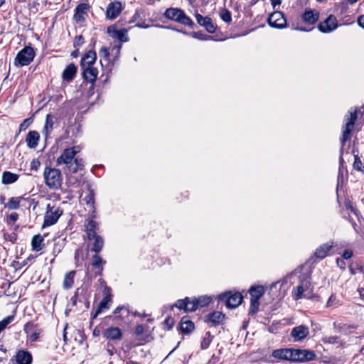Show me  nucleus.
<instances>
[{
    "label": "nucleus",
    "instance_id": "f257e3e1",
    "mask_svg": "<svg viewBox=\"0 0 364 364\" xmlns=\"http://www.w3.org/2000/svg\"><path fill=\"white\" fill-rule=\"evenodd\" d=\"M80 149L78 146L65 149L62 154L57 159L58 165H65L64 171L65 173H75L79 169H82L84 164L82 159L75 158V155L79 153Z\"/></svg>",
    "mask_w": 364,
    "mask_h": 364
},
{
    "label": "nucleus",
    "instance_id": "f03ea898",
    "mask_svg": "<svg viewBox=\"0 0 364 364\" xmlns=\"http://www.w3.org/2000/svg\"><path fill=\"white\" fill-rule=\"evenodd\" d=\"M358 110L355 108L353 110L351 109L348 114L345 116V120L346 121L345 125L343 127V134L341 137V142L342 144V147L341 149V155L343 154V146L346 142L350 138L351 132L354 128L355 123L357 120Z\"/></svg>",
    "mask_w": 364,
    "mask_h": 364
},
{
    "label": "nucleus",
    "instance_id": "7ed1b4c3",
    "mask_svg": "<svg viewBox=\"0 0 364 364\" xmlns=\"http://www.w3.org/2000/svg\"><path fill=\"white\" fill-rule=\"evenodd\" d=\"M164 16L171 21H176L189 28H193L195 26L191 18L188 16L182 9L178 8L171 7L167 9Z\"/></svg>",
    "mask_w": 364,
    "mask_h": 364
},
{
    "label": "nucleus",
    "instance_id": "20e7f679",
    "mask_svg": "<svg viewBox=\"0 0 364 364\" xmlns=\"http://www.w3.org/2000/svg\"><path fill=\"white\" fill-rule=\"evenodd\" d=\"M46 185L50 189L58 190L63 183V176L59 169L46 167L43 172Z\"/></svg>",
    "mask_w": 364,
    "mask_h": 364
},
{
    "label": "nucleus",
    "instance_id": "39448f33",
    "mask_svg": "<svg viewBox=\"0 0 364 364\" xmlns=\"http://www.w3.org/2000/svg\"><path fill=\"white\" fill-rule=\"evenodd\" d=\"M35 57V51L32 47L26 46L20 50L14 59V65L23 67L29 65Z\"/></svg>",
    "mask_w": 364,
    "mask_h": 364
},
{
    "label": "nucleus",
    "instance_id": "423d86ee",
    "mask_svg": "<svg viewBox=\"0 0 364 364\" xmlns=\"http://www.w3.org/2000/svg\"><path fill=\"white\" fill-rule=\"evenodd\" d=\"M63 210L56 206H51L50 204L47 205V211L46 212L43 221V227L50 226L56 223L59 218L62 215Z\"/></svg>",
    "mask_w": 364,
    "mask_h": 364
},
{
    "label": "nucleus",
    "instance_id": "0eeeda50",
    "mask_svg": "<svg viewBox=\"0 0 364 364\" xmlns=\"http://www.w3.org/2000/svg\"><path fill=\"white\" fill-rule=\"evenodd\" d=\"M315 353L309 350L292 349L291 362H306L316 358Z\"/></svg>",
    "mask_w": 364,
    "mask_h": 364
},
{
    "label": "nucleus",
    "instance_id": "6e6552de",
    "mask_svg": "<svg viewBox=\"0 0 364 364\" xmlns=\"http://www.w3.org/2000/svg\"><path fill=\"white\" fill-rule=\"evenodd\" d=\"M220 300H225L226 306L229 309H235L237 307L242 301V296L240 293L234 294L224 293L219 296Z\"/></svg>",
    "mask_w": 364,
    "mask_h": 364
},
{
    "label": "nucleus",
    "instance_id": "1a4fd4ad",
    "mask_svg": "<svg viewBox=\"0 0 364 364\" xmlns=\"http://www.w3.org/2000/svg\"><path fill=\"white\" fill-rule=\"evenodd\" d=\"M23 331H25L27 336L29 337L31 342L37 341L40 337V335L43 332V330L39 328L38 324L34 323L33 321L27 322L24 325Z\"/></svg>",
    "mask_w": 364,
    "mask_h": 364
},
{
    "label": "nucleus",
    "instance_id": "9d476101",
    "mask_svg": "<svg viewBox=\"0 0 364 364\" xmlns=\"http://www.w3.org/2000/svg\"><path fill=\"white\" fill-rule=\"evenodd\" d=\"M113 315L107 316L105 318L107 320H112L115 323L122 321L124 318H127L129 314V311L127 307L124 306H118L113 312Z\"/></svg>",
    "mask_w": 364,
    "mask_h": 364
},
{
    "label": "nucleus",
    "instance_id": "9b49d317",
    "mask_svg": "<svg viewBox=\"0 0 364 364\" xmlns=\"http://www.w3.org/2000/svg\"><path fill=\"white\" fill-rule=\"evenodd\" d=\"M196 298L186 297L184 299H179L175 304V306L179 309H183L185 311H195L198 309V306L196 304Z\"/></svg>",
    "mask_w": 364,
    "mask_h": 364
},
{
    "label": "nucleus",
    "instance_id": "f8f14e48",
    "mask_svg": "<svg viewBox=\"0 0 364 364\" xmlns=\"http://www.w3.org/2000/svg\"><path fill=\"white\" fill-rule=\"evenodd\" d=\"M195 17L197 23L203 27L209 33H215L217 26L213 23L212 18L209 16H203L200 14H196Z\"/></svg>",
    "mask_w": 364,
    "mask_h": 364
},
{
    "label": "nucleus",
    "instance_id": "ddd939ff",
    "mask_svg": "<svg viewBox=\"0 0 364 364\" xmlns=\"http://www.w3.org/2000/svg\"><path fill=\"white\" fill-rule=\"evenodd\" d=\"M338 27V21L333 15H330L325 21L321 22L318 26V30L322 33H330Z\"/></svg>",
    "mask_w": 364,
    "mask_h": 364
},
{
    "label": "nucleus",
    "instance_id": "4468645a",
    "mask_svg": "<svg viewBox=\"0 0 364 364\" xmlns=\"http://www.w3.org/2000/svg\"><path fill=\"white\" fill-rule=\"evenodd\" d=\"M303 23L308 26L314 25L319 18V12L311 9H306L305 11L301 15Z\"/></svg>",
    "mask_w": 364,
    "mask_h": 364
},
{
    "label": "nucleus",
    "instance_id": "2eb2a0df",
    "mask_svg": "<svg viewBox=\"0 0 364 364\" xmlns=\"http://www.w3.org/2000/svg\"><path fill=\"white\" fill-rule=\"evenodd\" d=\"M85 231L89 241H92L95 235H97L99 224L92 219H87L84 223Z\"/></svg>",
    "mask_w": 364,
    "mask_h": 364
},
{
    "label": "nucleus",
    "instance_id": "dca6fc26",
    "mask_svg": "<svg viewBox=\"0 0 364 364\" xmlns=\"http://www.w3.org/2000/svg\"><path fill=\"white\" fill-rule=\"evenodd\" d=\"M268 23L272 27L282 28L285 26L287 21L282 12L275 11L269 16Z\"/></svg>",
    "mask_w": 364,
    "mask_h": 364
},
{
    "label": "nucleus",
    "instance_id": "f3484780",
    "mask_svg": "<svg viewBox=\"0 0 364 364\" xmlns=\"http://www.w3.org/2000/svg\"><path fill=\"white\" fill-rule=\"evenodd\" d=\"M90 6L88 4L81 3L75 9L74 19L77 22H84L88 16L87 11Z\"/></svg>",
    "mask_w": 364,
    "mask_h": 364
},
{
    "label": "nucleus",
    "instance_id": "a211bd4d",
    "mask_svg": "<svg viewBox=\"0 0 364 364\" xmlns=\"http://www.w3.org/2000/svg\"><path fill=\"white\" fill-rule=\"evenodd\" d=\"M82 69L83 70L82 77L85 81L92 84L91 87L92 88L98 75L97 69L93 66H87Z\"/></svg>",
    "mask_w": 364,
    "mask_h": 364
},
{
    "label": "nucleus",
    "instance_id": "6ab92c4d",
    "mask_svg": "<svg viewBox=\"0 0 364 364\" xmlns=\"http://www.w3.org/2000/svg\"><path fill=\"white\" fill-rule=\"evenodd\" d=\"M122 11V4L119 1L109 3L107 8L106 17L108 19L116 18Z\"/></svg>",
    "mask_w": 364,
    "mask_h": 364
},
{
    "label": "nucleus",
    "instance_id": "aec40b11",
    "mask_svg": "<svg viewBox=\"0 0 364 364\" xmlns=\"http://www.w3.org/2000/svg\"><path fill=\"white\" fill-rule=\"evenodd\" d=\"M309 333V328L304 325H300L292 328L291 336L294 341H301Z\"/></svg>",
    "mask_w": 364,
    "mask_h": 364
},
{
    "label": "nucleus",
    "instance_id": "412c9836",
    "mask_svg": "<svg viewBox=\"0 0 364 364\" xmlns=\"http://www.w3.org/2000/svg\"><path fill=\"white\" fill-rule=\"evenodd\" d=\"M107 33L111 37L118 39L121 42H127L129 40L126 29L117 30L114 26H109L107 28Z\"/></svg>",
    "mask_w": 364,
    "mask_h": 364
},
{
    "label": "nucleus",
    "instance_id": "4be33fe9",
    "mask_svg": "<svg viewBox=\"0 0 364 364\" xmlns=\"http://www.w3.org/2000/svg\"><path fill=\"white\" fill-rule=\"evenodd\" d=\"M102 336L104 338L109 340H121L122 333L118 327H109L103 331Z\"/></svg>",
    "mask_w": 364,
    "mask_h": 364
},
{
    "label": "nucleus",
    "instance_id": "5701e85b",
    "mask_svg": "<svg viewBox=\"0 0 364 364\" xmlns=\"http://www.w3.org/2000/svg\"><path fill=\"white\" fill-rule=\"evenodd\" d=\"M272 355L279 360H289L292 359V349L291 348H281L274 350Z\"/></svg>",
    "mask_w": 364,
    "mask_h": 364
},
{
    "label": "nucleus",
    "instance_id": "b1692460",
    "mask_svg": "<svg viewBox=\"0 0 364 364\" xmlns=\"http://www.w3.org/2000/svg\"><path fill=\"white\" fill-rule=\"evenodd\" d=\"M97 55L95 50H90L87 51L82 58L80 61L81 68L87 66H92L96 60Z\"/></svg>",
    "mask_w": 364,
    "mask_h": 364
},
{
    "label": "nucleus",
    "instance_id": "393cba45",
    "mask_svg": "<svg viewBox=\"0 0 364 364\" xmlns=\"http://www.w3.org/2000/svg\"><path fill=\"white\" fill-rule=\"evenodd\" d=\"M333 247V242H330L319 246L315 251V257L321 259L325 258Z\"/></svg>",
    "mask_w": 364,
    "mask_h": 364
},
{
    "label": "nucleus",
    "instance_id": "a878e982",
    "mask_svg": "<svg viewBox=\"0 0 364 364\" xmlns=\"http://www.w3.org/2000/svg\"><path fill=\"white\" fill-rule=\"evenodd\" d=\"M40 135L36 131H30L26 136V141L27 146L31 149H35L38 144Z\"/></svg>",
    "mask_w": 364,
    "mask_h": 364
},
{
    "label": "nucleus",
    "instance_id": "bb28decb",
    "mask_svg": "<svg viewBox=\"0 0 364 364\" xmlns=\"http://www.w3.org/2000/svg\"><path fill=\"white\" fill-rule=\"evenodd\" d=\"M77 68L74 63L69 64L63 72V79L67 82H70L76 75Z\"/></svg>",
    "mask_w": 364,
    "mask_h": 364
},
{
    "label": "nucleus",
    "instance_id": "cd10ccee",
    "mask_svg": "<svg viewBox=\"0 0 364 364\" xmlns=\"http://www.w3.org/2000/svg\"><path fill=\"white\" fill-rule=\"evenodd\" d=\"M54 116L48 114L46 116V123L44 125V127L43 129L42 133L45 136L46 139H47L50 134L51 133L52 130L54 127Z\"/></svg>",
    "mask_w": 364,
    "mask_h": 364
},
{
    "label": "nucleus",
    "instance_id": "c85d7f7f",
    "mask_svg": "<svg viewBox=\"0 0 364 364\" xmlns=\"http://www.w3.org/2000/svg\"><path fill=\"white\" fill-rule=\"evenodd\" d=\"M112 301V298L103 296L102 300L100 302L95 313L92 316V318H97L103 311L109 309Z\"/></svg>",
    "mask_w": 364,
    "mask_h": 364
},
{
    "label": "nucleus",
    "instance_id": "c756f323",
    "mask_svg": "<svg viewBox=\"0 0 364 364\" xmlns=\"http://www.w3.org/2000/svg\"><path fill=\"white\" fill-rule=\"evenodd\" d=\"M16 362L18 364H31L32 355L26 350H19L16 354Z\"/></svg>",
    "mask_w": 364,
    "mask_h": 364
},
{
    "label": "nucleus",
    "instance_id": "7c9ffc66",
    "mask_svg": "<svg viewBox=\"0 0 364 364\" xmlns=\"http://www.w3.org/2000/svg\"><path fill=\"white\" fill-rule=\"evenodd\" d=\"M92 241V243L91 251L99 254L102 251L104 246V240L102 237L97 234L95 235Z\"/></svg>",
    "mask_w": 364,
    "mask_h": 364
},
{
    "label": "nucleus",
    "instance_id": "2f4dec72",
    "mask_svg": "<svg viewBox=\"0 0 364 364\" xmlns=\"http://www.w3.org/2000/svg\"><path fill=\"white\" fill-rule=\"evenodd\" d=\"M106 263L98 254L95 253V255L92 257V266L96 269L97 271L96 272L97 274L101 275L103 270V265Z\"/></svg>",
    "mask_w": 364,
    "mask_h": 364
},
{
    "label": "nucleus",
    "instance_id": "473e14b6",
    "mask_svg": "<svg viewBox=\"0 0 364 364\" xmlns=\"http://www.w3.org/2000/svg\"><path fill=\"white\" fill-rule=\"evenodd\" d=\"M195 325L191 320L183 317L180 323V330L183 333H189L193 331Z\"/></svg>",
    "mask_w": 364,
    "mask_h": 364
},
{
    "label": "nucleus",
    "instance_id": "72a5a7b5",
    "mask_svg": "<svg viewBox=\"0 0 364 364\" xmlns=\"http://www.w3.org/2000/svg\"><path fill=\"white\" fill-rule=\"evenodd\" d=\"M43 242L44 238L40 234L34 235L31 240L33 250L37 252L42 250L45 246Z\"/></svg>",
    "mask_w": 364,
    "mask_h": 364
},
{
    "label": "nucleus",
    "instance_id": "f704fd0d",
    "mask_svg": "<svg viewBox=\"0 0 364 364\" xmlns=\"http://www.w3.org/2000/svg\"><path fill=\"white\" fill-rule=\"evenodd\" d=\"M308 281L302 282L301 284L298 285L296 289L294 290V297L296 300L305 296L303 294L308 289Z\"/></svg>",
    "mask_w": 364,
    "mask_h": 364
},
{
    "label": "nucleus",
    "instance_id": "c9c22d12",
    "mask_svg": "<svg viewBox=\"0 0 364 364\" xmlns=\"http://www.w3.org/2000/svg\"><path fill=\"white\" fill-rule=\"evenodd\" d=\"M19 178V175L10 171H4L2 174V183L4 184H11L15 183Z\"/></svg>",
    "mask_w": 364,
    "mask_h": 364
},
{
    "label": "nucleus",
    "instance_id": "e433bc0d",
    "mask_svg": "<svg viewBox=\"0 0 364 364\" xmlns=\"http://www.w3.org/2000/svg\"><path fill=\"white\" fill-rule=\"evenodd\" d=\"M76 274V272L73 270L69 272H67L65 275L63 287L65 289H70L74 284V277Z\"/></svg>",
    "mask_w": 364,
    "mask_h": 364
},
{
    "label": "nucleus",
    "instance_id": "4c0bfd02",
    "mask_svg": "<svg viewBox=\"0 0 364 364\" xmlns=\"http://www.w3.org/2000/svg\"><path fill=\"white\" fill-rule=\"evenodd\" d=\"M225 318V315L220 311H214L208 315V320L214 326L221 323Z\"/></svg>",
    "mask_w": 364,
    "mask_h": 364
},
{
    "label": "nucleus",
    "instance_id": "58836bf2",
    "mask_svg": "<svg viewBox=\"0 0 364 364\" xmlns=\"http://www.w3.org/2000/svg\"><path fill=\"white\" fill-rule=\"evenodd\" d=\"M23 200V197H12L11 198L7 203L4 204V208L9 210H17L20 207L21 201Z\"/></svg>",
    "mask_w": 364,
    "mask_h": 364
},
{
    "label": "nucleus",
    "instance_id": "ea45409f",
    "mask_svg": "<svg viewBox=\"0 0 364 364\" xmlns=\"http://www.w3.org/2000/svg\"><path fill=\"white\" fill-rule=\"evenodd\" d=\"M251 299L259 300L264 293V289L262 286L252 287L250 290Z\"/></svg>",
    "mask_w": 364,
    "mask_h": 364
},
{
    "label": "nucleus",
    "instance_id": "a19ab883",
    "mask_svg": "<svg viewBox=\"0 0 364 364\" xmlns=\"http://www.w3.org/2000/svg\"><path fill=\"white\" fill-rule=\"evenodd\" d=\"M211 298L208 296H201L196 298V304L198 308L207 306L211 302Z\"/></svg>",
    "mask_w": 364,
    "mask_h": 364
},
{
    "label": "nucleus",
    "instance_id": "79ce46f5",
    "mask_svg": "<svg viewBox=\"0 0 364 364\" xmlns=\"http://www.w3.org/2000/svg\"><path fill=\"white\" fill-rule=\"evenodd\" d=\"M191 35L193 38L199 39L200 41H210L213 39L212 36L206 35L202 31L192 32Z\"/></svg>",
    "mask_w": 364,
    "mask_h": 364
},
{
    "label": "nucleus",
    "instance_id": "37998d69",
    "mask_svg": "<svg viewBox=\"0 0 364 364\" xmlns=\"http://www.w3.org/2000/svg\"><path fill=\"white\" fill-rule=\"evenodd\" d=\"M212 338L213 336H211L210 333L208 331L206 332L200 343L201 348H208L212 341Z\"/></svg>",
    "mask_w": 364,
    "mask_h": 364
},
{
    "label": "nucleus",
    "instance_id": "c03bdc74",
    "mask_svg": "<svg viewBox=\"0 0 364 364\" xmlns=\"http://www.w3.org/2000/svg\"><path fill=\"white\" fill-rule=\"evenodd\" d=\"M220 18L223 21L227 23H230L232 21L231 13L226 9H223L220 13Z\"/></svg>",
    "mask_w": 364,
    "mask_h": 364
},
{
    "label": "nucleus",
    "instance_id": "a18cd8bd",
    "mask_svg": "<svg viewBox=\"0 0 364 364\" xmlns=\"http://www.w3.org/2000/svg\"><path fill=\"white\" fill-rule=\"evenodd\" d=\"M324 343L336 344L340 342V337L337 336H324L322 338Z\"/></svg>",
    "mask_w": 364,
    "mask_h": 364
},
{
    "label": "nucleus",
    "instance_id": "49530a36",
    "mask_svg": "<svg viewBox=\"0 0 364 364\" xmlns=\"http://www.w3.org/2000/svg\"><path fill=\"white\" fill-rule=\"evenodd\" d=\"M250 303L251 304H250L249 314H255L259 309V300L251 299Z\"/></svg>",
    "mask_w": 364,
    "mask_h": 364
},
{
    "label": "nucleus",
    "instance_id": "de8ad7c7",
    "mask_svg": "<svg viewBox=\"0 0 364 364\" xmlns=\"http://www.w3.org/2000/svg\"><path fill=\"white\" fill-rule=\"evenodd\" d=\"M33 122V119L31 118H27L23 121V122L19 126V131H25L27 129Z\"/></svg>",
    "mask_w": 364,
    "mask_h": 364
},
{
    "label": "nucleus",
    "instance_id": "09e8293b",
    "mask_svg": "<svg viewBox=\"0 0 364 364\" xmlns=\"http://www.w3.org/2000/svg\"><path fill=\"white\" fill-rule=\"evenodd\" d=\"M339 301L337 299L336 296L334 294H332L327 302L328 307H333L338 305Z\"/></svg>",
    "mask_w": 364,
    "mask_h": 364
},
{
    "label": "nucleus",
    "instance_id": "8fccbe9b",
    "mask_svg": "<svg viewBox=\"0 0 364 364\" xmlns=\"http://www.w3.org/2000/svg\"><path fill=\"white\" fill-rule=\"evenodd\" d=\"M353 168L357 171H361L362 161L358 155L354 156Z\"/></svg>",
    "mask_w": 364,
    "mask_h": 364
},
{
    "label": "nucleus",
    "instance_id": "3c124183",
    "mask_svg": "<svg viewBox=\"0 0 364 364\" xmlns=\"http://www.w3.org/2000/svg\"><path fill=\"white\" fill-rule=\"evenodd\" d=\"M84 43V37L82 35L77 36L74 39L73 46L75 48H78L81 46Z\"/></svg>",
    "mask_w": 364,
    "mask_h": 364
},
{
    "label": "nucleus",
    "instance_id": "603ef678",
    "mask_svg": "<svg viewBox=\"0 0 364 364\" xmlns=\"http://www.w3.org/2000/svg\"><path fill=\"white\" fill-rule=\"evenodd\" d=\"M100 56L107 60L109 56V50L106 47L102 48L99 51Z\"/></svg>",
    "mask_w": 364,
    "mask_h": 364
},
{
    "label": "nucleus",
    "instance_id": "864d4df0",
    "mask_svg": "<svg viewBox=\"0 0 364 364\" xmlns=\"http://www.w3.org/2000/svg\"><path fill=\"white\" fill-rule=\"evenodd\" d=\"M292 26L294 27L295 30H298V31H306V32L311 31H312L314 29V27L307 28V27L299 26V23H296V26L295 23H292Z\"/></svg>",
    "mask_w": 364,
    "mask_h": 364
},
{
    "label": "nucleus",
    "instance_id": "5fc2aeb1",
    "mask_svg": "<svg viewBox=\"0 0 364 364\" xmlns=\"http://www.w3.org/2000/svg\"><path fill=\"white\" fill-rule=\"evenodd\" d=\"M102 293H103V296H107V297H109V298H112L113 297L112 294V289L110 287H107V286H105L104 289H103V291H102Z\"/></svg>",
    "mask_w": 364,
    "mask_h": 364
},
{
    "label": "nucleus",
    "instance_id": "6e6d98bb",
    "mask_svg": "<svg viewBox=\"0 0 364 364\" xmlns=\"http://www.w3.org/2000/svg\"><path fill=\"white\" fill-rule=\"evenodd\" d=\"M80 291H82V289H81L80 288H77L76 289L73 296L71 298V302L73 306H75L77 304V296H78Z\"/></svg>",
    "mask_w": 364,
    "mask_h": 364
},
{
    "label": "nucleus",
    "instance_id": "4d7b16f0",
    "mask_svg": "<svg viewBox=\"0 0 364 364\" xmlns=\"http://www.w3.org/2000/svg\"><path fill=\"white\" fill-rule=\"evenodd\" d=\"M164 324L166 326H167V327H168L167 328L168 330H170L173 327V326L174 324L173 318H171V317H168L167 318L165 319Z\"/></svg>",
    "mask_w": 364,
    "mask_h": 364
},
{
    "label": "nucleus",
    "instance_id": "13d9d810",
    "mask_svg": "<svg viewBox=\"0 0 364 364\" xmlns=\"http://www.w3.org/2000/svg\"><path fill=\"white\" fill-rule=\"evenodd\" d=\"M41 165V163L38 160H33L31 163V168L34 171H37Z\"/></svg>",
    "mask_w": 364,
    "mask_h": 364
},
{
    "label": "nucleus",
    "instance_id": "bf43d9fd",
    "mask_svg": "<svg viewBox=\"0 0 364 364\" xmlns=\"http://www.w3.org/2000/svg\"><path fill=\"white\" fill-rule=\"evenodd\" d=\"M353 256V252L352 251L350 250H346L343 252V255H342V259L344 260V259H348L350 258H351V257Z\"/></svg>",
    "mask_w": 364,
    "mask_h": 364
},
{
    "label": "nucleus",
    "instance_id": "052dcab7",
    "mask_svg": "<svg viewBox=\"0 0 364 364\" xmlns=\"http://www.w3.org/2000/svg\"><path fill=\"white\" fill-rule=\"evenodd\" d=\"M336 263L338 267H340L342 269H344L346 268V262L343 259L338 258L336 259Z\"/></svg>",
    "mask_w": 364,
    "mask_h": 364
},
{
    "label": "nucleus",
    "instance_id": "680f3d73",
    "mask_svg": "<svg viewBox=\"0 0 364 364\" xmlns=\"http://www.w3.org/2000/svg\"><path fill=\"white\" fill-rule=\"evenodd\" d=\"M144 332V326L142 325H137L135 328V333L136 335H141Z\"/></svg>",
    "mask_w": 364,
    "mask_h": 364
},
{
    "label": "nucleus",
    "instance_id": "e2e57ef3",
    "mask_svg": "<svg viewBox=\"0 0 364 364\" xmlns=\"http://www.w3.org/2000/svg\"><path fill=\"white\" fill-rule=\"evenodd\" d=\"M85 200H86V203L87 204H89V203L93 204L94 203V198H93L92 194H91V193L89 194L87 196H86Z\"/></svg>",
    "mask_w": 364,
    "mask_h": 364
},
{
    "label": "nucleus",
    "instance_id": "0e129e2a",
    "mask_svg": "<svg viewBox=\"0 0 364 364\" xmlns=\"http://www.w3.org/2000/svg\"><path fill=\"white\" fill-rule=\"evenodd\" d=\"M9 219L13 222H16L18 219V214L16 213H11L9 215Z\"/></svg>",
    "mask_w": 364,
    "mask_h": 364
},
{
    "label": "nucleus",
    "instance_id": "69168bd1",
    "mask_svg": "<svg viewBox=\"0 0 364 364\" xmlns=\"http://www.w3.org/2000/svg\"><path fill=\"white\" fill-rule=\"evenodd\" d=\"M358 25L364 28V15H361L358 18Z\"/></svg>",
    "mask_w": 364,
    "mask_h": 364
},
{
    "label": "nucleus",
    "instance_id": "338daca9",
    "mask_svg": "<svg viewBox=\"0 0 364 364\" xmlns=\"http://www.w3.org/2000/svg\"><path fill=\"white\" fill-rule=\"evenodd\" d=\"M68 323H65L64 328H63V341L65 343H67L68 342V338H67V333H66V329L68 328Z\"/></svg>",
    "mask_w": 364,
    "mask_h": 364
},
{
    "label": "nucleus",
    "instance_id": "774afa93",
    "mask_svg": "<svg viewBox=\"0 0 364 364\" xmlns=\"http://www.w3.org/2000/svg\"><path fill=\"white\" fill-rule=\"evenodd\" d=\"M272 5L274 8L277 5H279L282 3L281 0H271Z\"/></svg>",
    "mask_w": 364,
    "mask_h": 364
}]
</instances>
